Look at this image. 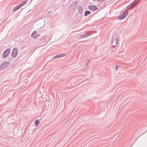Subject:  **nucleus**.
<instances>
[{
  "label": "nucleus",
  "instance_id": "nucleus-14",
  "mask_svg": "<svg viewBox=\"0 0 147 147\" xmlns=\"http://www.w3.org/2000/svg\"><path fill=\"white\" fill-rule=\"evenodd\" d=\"M128 13V12L127 11L125 10V11H123V14H122L124 16L126 17Z\"/></svg>",
  "mask_w": 147,
  "mask_h": 147
},
{
  "label": "nucleus",
  "instance_id": "nucleus-7",
  "mask_svg": "<svg viewBox=\"0 0 147 147\" xmlns=\"http://www.w3.org/2000/svg\"><path fill=\"white\" fill-rule=\"evenodd\" d=\"M65 56V53H63L59 55H55L53 57V58H54V59H56L58 58L63 57Z\"/></svg>",
  "mask_w": 147,
  "mask_h": 147
},
{
  "label": "nucleus",
  "instance_id": "nucleus-16",
  "mask_svg": "<svg viewBox=\"0 0 147 147\" xmlns=\"http://www.w3.org/2000/svg\"><path fill=\"white\" fill-rule=\"evenodd\" d=\"M34 123L35 124L36 126H37L39 123V121L38 119H37L35 121Z\"/></svg>",
  "mask_w": 147,
  "mask_h": 147
},
{
  "label": "nucleus",
  "instance_id": "nucleus-12",
  "mask_svg": "<svg viewBox=\"0 0 147 147\" xmlns=\"http://www.w3.org/2000/svg\"><path fill=\"white\" fill-rule=\"evenodd\" d=\"M91 13V11H86L84 12V16L90 14Z\"/></svg>",
  "mask_w": 147,
  "mask_h": 147
},
{
  "label": "nucleus",
  "instance_id": "nucleus-6",
  "mask_svg": "<svg viewBox=\"0 0 147 147\" xmlns=\"http://www.w3.org/2000/svg\"><path fill=\"white\" fill-rule=\"evenodd\" d=\"M36 33V31H35L31 34L32 37L34 39H36L40 36V34H37Z\"/></svg>",
  "mask_w": 147,
  "mask_h": 147
},
{
  "label": "nucleus",
  "instance_id": "nucleus-2",
  "mask_svg": "<svg viewBox=\"0 0 147 147\" xmlns=\"http://www.w3.org/2000/svg\"><path fill=\"white\" fill-rule=\"evenodd\" d=\"M9 65V62H3L0 65V70H2L7 67Z\"/></svg>",
  "mask_w": 147,
  "mask_h": 147
},
{
  "label": "nucleus",
  "instance_id": "nucleus-13",
  "mask_svg": "<svg viewBox=\"0 0 147 147\" xmlns=\"http://www.w3.org/2000/svg\"><path fill=\"white\" fill-rule=\"evenodd\" d=\"M125 17L123 14H121L118 17V18L119 20H122L124 19Z\"/></svg>",
  "mask_w": 147,
  "mask_h": 147
},
{
  "label": "nucleus",
  "instance_id": "nucleus-17",
  "mask_svg": "<svg viewBox=\"0 0 147 147\" xmlns=\"http://www.w3.org/2000/svg\"><path fill=\"white\" fill-rule=\"evenodd\" d=\"M19 9L17 6H15L14 8H13V12H14L15 11Z\"/></svg>",
  "mask_w": 147,
  "mask_h": 147
},
{
  "label": "nucleus",
  "instance_id": "nucleus-4",
  "mask_svg": "<svg viewBox=\"0 0 147 147\" xmlns=\"http://www.w3.org/2000/svg\"><path fill=\"white\" fill-rule=\"evenodd\" d=\"M18 53V50L17 48H14L12 52V57L15 58L16 57Z\"/></svg>",
  "mask_w": 147,
  "mask_h": 147
},
{
  "label": "nucleus",
  "instance_id": "nucleus-1",
  "mask_svg": "<svg viewBox=\"0 0 147 147\" xmlns=\"http://www.w3.org/2000/svg\"><path fill=\"white\" fill-rule=\"evenodd\" d=\"M138 4V0H135L132 3L128 5L126 8L129 9L133 8L137 6Z\"/></svg>",
  "mask_w": 147,
  "mask_h": 147
},
{
  "label": "nucleus",
  "instance_id": "nucleus-9",
  "mask_svg": "<svg viewBox=\"0 0 147 147\" xmlns=\"http://www.w3.org/2000/svg\"><path fill=\"white\" fill-rule=\"evenodd\" d=\"M88 7L90 9L93 11L96 10L98 9L97 7L95 6L90 5Z\"/></svg>",
  "mask_w": 147,
  "mask_h": 147
},
{
  "label": "nucleus",
  "instance_id": "nucleus-10",
  "mask_svg": "<svg viewBox=\"0 0 147 147\" xmlns=\"http://www.w3.org/2000/svg\"><path fill=\"white\" fill-rule=\"evenodd\" d=\"M78 4V1H74L73 3H72L70 5L71 7H76L77 6Z\"/></svg>",
  "mask_w": 147,
  "mask_h": 147
},
{
  "label": "nucleus",
  "instance_id": "nucleus-11",
  "mask_svg": "<svg viewBox=\"0 0 147 147\" xmlns=\"http://www.w3.org/2000/svg\"><path fill=\"white\" fill-rule=\"evenodd\" d=\"M78 13H81L82 11V8L81 7H78L77 8Z\"/></svg>",
  "mask_w": 147,
  "mask_h": 147
},
{
  "label": "nucleus",
  "instance_id": "nucleus-19",
  "mask_svg": "<svg viewBox=\"0 0 147 147\" xmlns=\"http://www.w3.org/2000/svg\"><path fill=\"white\" fill-rule=\"evenodd\" d=\"M115 69L116 71L117 70V65H115Z\"/></svg>",
  "mask_w": 147,
  "mask_h": 147
},
{
  "label": "nucleus",
  "instance_id": "nucleus-18",
  "mask_svg": "<svg viewBox=\"0 0 147 147\" xmlns=\"http://www.w3.org/2000/svg\"><path fill=\"white\" fill-rule=\"evenodd\" d=\"M18 9L21 7V6L20 5V4L16 6Z\"/></svg>",
  "mask_w": 147,
  "mask_h": 147
},
{
  "label": "nucleus",
  "instance_id": "nucleus-15",
  "mask_svg": "<svg viewBox=\"0 0 147 147\" xmlns=\"http://www.w3.org/2000/svg\"><path fill=\"white\" fill-rule=\"evenodd\" d=\"M27 2V0H25V1L22 2L20 4V5L21 6V7H22V6H23V5H25L26 2Z\"/></svg>",
  "mask_w": 147,
  "mask_h": 147
},
{
  "label": "nucleus",
  "instance_id": "nucleus-5",
  "mask_svg": "<svg viewBox=\"0 0 147 147\" xmlns=\"http://www.w3.org/2000/svg\"><path fill=\"white\" fill-rule=\"evenodd\" d=\"M91 34L90 32H88L85 33L83 34L80 35H79V37L81 38H84L88 37V36L91 35Z\"/></svg>",
  "mask_w": 147,
  "mask_h": 147
},
{
  "label": "nucleus",
  "instance_id": "nucleus-20",
  "mask_svg": "<svg viewBox=\"0 0 147 147\" xmlns=\"http://www.w3.org/2000/svg\"><path fill=\"white\" fill-rule=\"evenodd\" d=\"M89 61H89H89H88L87 62V63H86V65H87L88 64V63H89Z\"/></svg>",
  "mask_w": 147,
  "mask_h": 147
},
{
  "label": "nucleus",
  "instance_id": "nucleus-21",
  "mask_svg": "<svg viewBox=\"0 0 147 147\" xmlns=\"http://www.w3.org/2000/svg\"><path fill=\"white\" fill-rule=\"evenodd\" d=\"M51 11H49L48 12V13H51Z\"/></svg>",
  "mask_w": 147,
  "mask_h": 147
},
{
  "label": "nucleus",
  "instance_id": "nucleus-3",
  "mask_svg": "<svg viewBox=\"0 0 147 147\" xmlns=\"http://www.w3.org/2000/svg\"><path fill=\"white\" fill-rule=\"evenodd\" d=\"M10 52V49H7L4 52L3 54V57L5 58L7 57Z\"/></svg>",
  "mask_w": 147,
  "mask_h": 147
},
{
  "label": "nucleus",
  "instance_id": "nucleus-8",
  "mask_svg": "<svg viewBox=\"0 0 147 147\" xmlns=\"http://www.w3.org/2000/svg\"><path fill=\"white\" fill-rule=\"evenodd\" d=\"M118 41V40L117 38H113L111 41V43L112 44L114 43L115 45L114 46H115V45H117Z\"/></svg>",
  "mask_w": 147,
  "mask_h": 147
}]
</instances>
